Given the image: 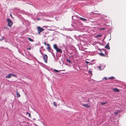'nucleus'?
<instances>
[{
  "mask_svg": "<svg viewBox=\"0 0 126 126\" xmlns=\"http://www.w3.org/2000/svg\"><path fill=\"white\" fill-rule=\"evenodd\" d=\"M7 20L8 23V26L10 27H11L13 24V22L9 18H7Z\"/></svg>",
  "mask_w": 126,
  "mask_h": 126,
  "instance_id": "f257e3e1",
  "label": "nucleus"
},
{
  "mask_svg": "<svg viewBox=\"0 0 126 126\" xmlns=\"http://www.w3.org/2000/svg\"><path fill=\"white\" fill-rule=\"evenodd\" d=\"M37 28L38 31V33L39 34H40V33L44 30L43 28H41L39 27H38Z\"/></svg>",
  "mask_w": 126,
  "mask_h": 126,
  "instance_id": "f03ea898",
  "label": "nucleus"
},
{
  "mask_svg": "<svg viewBox=\"0 0 126 126\" xmlns=\"http://www.w3.org/2000/svg\"><path fill=\"white\" fill-rule=\"evenodd\" d=\"M43 59L46 63H47V56L46 54H45L43 57Z\"/></svg>",
  "mask_w": 126,
  "mask_h": 126,
  "instance_id": "7ed1b4c3",
  "label": "nucleus"
},
{
  "mask_svg": "<svg viewBox=\"0 0 126 126\" xmlns=\"http://www.w3.org/2000/svg\"><path fill=\"white\" fill-rule=\"evenodd\" d=\"M47 45L48 46V47H47V48L49 50L48 51L49 52H50L51 49L50 44H47Z\"/></svg>",
  "mask_w": 126,
  "mask_h": 126,
  "instance_id": "20e7f679",
  "label": "nucleus"
},
{
  "mask_svg": "<svg viewBox=\"0 0 126 126\" xmlns=\"http://www.w3.org/2000/svg\"><path fill=\"white\" fill-rule=\"evenodd\" d=\"M105 47L106 48L108 49H110V48L109 46V43H108L106 45V46Z\"/></svg>",
  "mask_w": 126,
  "mask_h": 126,
  "instance_id": "39448f33",
  "label": "nucleus"
},
{
  "mask_svg": "<svg viewBox=\"0 0 126 126\" xmlns=\"http://www.w3.org/2000/svg\"><path fill=\"white\" fill-rule=\"evenodd\" d=\"M82 105L86 108H89L90 107V106L88 105L87 104H83Z\"/></svg>",
  "mask_w": 126,
  "mask_h": 126,
  "instance_id": "423d86ee",
  "label": "nucleus"
},
{
  "mask_svg": "<svg viewBox=\"0 0 126 126\" xmlns=\"http://www.w3.org/2000/svg\"><path fill=\"white\" fill-rule=\"evenodd\" d=\"M56 50L57 52H59L61 53L62 52V51L61 48H58Z\"/></svg>",
  "mask_w": 126,
  "mask_h": 126,
  "instance_id": "0eeeda50",
  "label": "nucleus"
},
{
  "mask_svg": "<svg viewBox=\"0 0 126 126\" xmlns=\"http://www.w3.org/2000/svg\"><path fill=\"white\" fill-rule=\"evenodd\" d=\"M53 47L56 50L58 48L57 45L56 44H54V45Z\"/></svg>",
  "mask_w": 126,
  "mask_h": 126,
  "instance_id": "6e6552de",
  "label": "nucleus"
},
{
  "mask_svg": "<svg viewBox=\"0 0 126 126\" xmlns=\"http://www.w3.org/2000/svg\"><path fill=\"white\" fill-rule=\"evenodd\" d=\"M11 74H9L8 75L6 76V78H10L11 77Z\"/></svg>",
  "mask_w": 126,
  "mask_h": 126,
  "instance_id": "1a4fd4ad",
  "label": "nucleus"
},
{
  "mask_svg": "<svg viewBox=\"0 0 126 126\" xmlns=\"http://www.w3.org/2000/svg\"><path fill=\"white\" fill-rule=\"evenodd\" d=\"M97 12V11H95V13H94L93 12H92L91 13V14H100L99 13H98Z\"/></svg>",
  "mask_w": 126,
  "mask_h": 126,
  "instance_id": "9d476101",
  "label": "nucleus"
},
{
  "mask_svg": "<svg viewBox=\"0 0 126 126\" xmlns=\"http://www.w3.org/2000/svg\"><path fill=\"white\" fill-rule=\"evenodd\" d=\"M79 19L82 21H86L87 20L86 19L84 18H83L81 17H79Z\"/></svg>",
  "mask_w": 126,
  "mask_h": 126,
  "instance_id": "9b49d317",
  "label": "nucleus"
},
{
  "mask_svg": "<svg viewBox=\"0 0 126 126\" xmlns=\"http://www.w3.org/2000/svg\"><path fill=\"white\" fill-rule=\"evenodd\" d=\"M98 68L100 70H102L104 69V67H102L100 66L98 67Z\"/></svg>",
  "mask_w": 126,
  "mask_h": 126,
  "instance_id": "f8f14e48",
  "label": "nucleus"
},
{
  "mask_svg": "<svg viewBox=\"0 0 126 126\" xmlns=\"http://www.w3.org/2000/svg\"><path fill=\"white\" fill-rule=\"evenodd\" d=\"M16 95L17 97H20V95L18 93L17 91H16Z\"/></svg>",
  "mask_w": 126,
  "mask_h": 126,
  "instance_id": "ddd939ff",
  "label": "nucleus"
},
{
  "mask_svg": "<svg viewBox=\"0 0 126 126\" xmlns=\"http://www.w3.org/2000/svg\"><path fill=\"white\" fill-rule=\"evenodd\" d=\"M113 90L115 92H118V89L117 88H113Z\"/></svg>",
  "mask_w": 126,
  "mask_h": 126,
  "instance_id": "4468645a",
  "label": "nucleus"
},
{
  "mask_svg": "<svg viewBox=\"0 0 126 126\" xmlns=\"http://www.w3.org/2000/svg\"><path fill=\"white\" fill-rule=\"evenodd\" d=\"M28 40L31 42H33V40L30 37L28 38Z\"/></svg>",
  "mask_w": 126,
  "mask_h": 126,
  "instance_id": "2eb2a0df",
  "label": "nucleus"
},
{
  "mask_svg": "<svg viewBox=\"0 0 126 126\" xmlns=\"http://www.w3.org/2000/svg\"><path fill=\"white\" fill-rule=\"evenodd\" d=\"M66 61L67 62H68L69 63H71V61L69 60L68 59H67L66 60Z\"/></svg>",
  "mask_w": 126,
  "mask_h": 126,
  "instance_id": "dca6fc26",
  "label": "nucleus"
},
{
  "mask_svg": "<svg viewBox=\"0 0 126 126\" xmlns=\"http://www.w3.org/2000/svg\"><path fill=\"white\" fill-rule=\"evenodd\" d=\"M53 104L54 106L55 107H57V105L56 103L55 102H53Z\"/></svg>",
  "mask_w": 126,
  "mask_h": 126,
  "instance_id": "f3484780",
  "label": "nucleus"
},
{
  "mask_svg": "<svg viewBox=\"0 0 126 126\" xmlns=\"http://www.w3.org/2000/svg\"><path fill=\"white\" fill-rule=\"evenodd\" d=\"M100 55L101 56H105L104 54L102 53H100Z\"/></svg>",
  "mask_w": 126,
  "mask_h": 126,
  "instance_id": "a211bd4d",
  "label": "nucleus"
},
{
  "mask_svg": "<svg viewBox=\"0 0 126 126\" xmlns=\"http://www.w3.org/2000/svg\"><path fill=\"white\" fill-rule=\"evenodd\" d=\"M102 35H100L98 34L96 35V37H100Z\"/></svg>",
  "mask_w": 126,
  "mask_h": 126,
  "instance_id": "6ab92c4d",
  "label": "nucleus"
},
{
  "mask_svg": "<svg viewBox=\"0 0 126 126\" xmlns=\"http://www.w3.org/2000/svg\"><path fill=\"white\" fill-rule=\"evenodd\" d=\"M56 72H57V73H58L59 72V71H61V70H59V71H58L57 70H56V69H54V70Z\"/></svg>",
  "mask_w": 126,
  "mask_h": 126,
  "instance_id": "aec40b11",
  "label": "nucleus"
},
{
  "mask_svg": "<svg viewBox=\"0 0 126 126\" xmlns=\"http://www.w3.org/2000/svg\"><path fill=\"white\" fill-rule=\"evenodd\" d=\"M114 78V77H110L108 79H112Z\"/></svg>",
  "mask_w": 126,
  "mask_h": 126,
  "instance_id": "412c9836",
  "label": "nucleus"
},
{
  "mask_svg": "<svg viewBox=\"0 0 126 126\" xmlns=\"http://www.w3.org/2000/svg\"><path fill=\"white\" fill-rule=\"evenodd\" d=\"M11 76H13L14 77H16V75L13 74H11Z\"/></svg>",
  "mask_w": 126,
  "mask_h": 126,
  "instance_id": "4be33fe9",
  "label": "nucleus"
},
{
  "mask_svg": "<svg viewBox=\"0 0 126 126\" xmlns=\"http://www.w3.org/2000/svg\"><path fill=\"white\" fill-rule=\"evenodd\" d=\"M106 103V102H105V103L101 102V104L102 105H103L105 104Z\"/></svg>",
  "mask_w": 126,
  "mask_h": 126,
  "instance_id": "5701e85b",
  "label": "nucleus"
},
{
  "mask_svg": "<svg viewBox=\"0 0 126 126\" xmlns=\"http://www.w3.org/2000/svg\"><path fill=\"white\" fill-rule=\"evenodd\" d=\"M89 73L90 74H92V72L90 71H89Z\"/></svg>",
  "mask_w": 126,
  "mask_h": 126,
  "instance_id": "b1692460",
  "label": "nucleus"
},
{
  "mask_svg": "<svg viewBox=\"0 0 126 126\" xmlns=\"http://www.w3.org/2000/svg\"><path fill=\"white\" fill-rule=\"evenodd\" d=\"M103 79H105V80H107V78L106 77H105L104 78H103Z\"/></svg>",
  "mask_w": 126,
  "mask_h": 126,
  "instance_id": "393cba45",
  "label": "nucleus"
},
{
  "mask_svg": "<svg viewBox=\"0 0 126 126\" xmlns=\"http://www.w3.org/2000/svg\"><path fill=\"white\" fill-rule=\"evenodd\" d=\"M85 63H87V64L89 63V62L86 61L85 62Z\"/></svg>",
  "mask_w": 126,
  "mask_h": 126,
  "instance_id": "a878e982",
  "label": "nucleus"
},
{
  "mask_svg": "<svg viewBox=\"0 0 126 126\" xmlns=\"http://www.w3.org/2000/svg\"><path fill=\"white\" fill-rule=\"evenodd\" d=\"M118 113V112H114V114L115 115L117 114Z\"/></svg>",
  "mask_w": 126,
  "mask_h": 126,
  "instance_id": "bb28decb",
  "label": "nucleus"
},
{
  "mask_svg": "<svg viewBox=\"0 0 126 126\" xmlns=\"http://www.w3.org/2000/svg\"><path fill=\"white\" fill-rule=\"evenodd\" d=\"M105 29L104 28H101L100 29L101 30H105Z\"/></svg>",
  "mask_w": 126,
  "mask_h": 126,
  "instance_id": "cd10ccee",
  "label": "nucleus"
},
{
  "mask_svg": "<svg viewBox=\"0 0 126 126\" xmlns=\"http://www.w3.org/2000/svg\"><path fill=\"white\" fill-rule=\"evenodd\" d=\"M31 49V48L30 47L28 48V49H29V50H30Z\"/></svg>",
  "mask_w": 126,
  "mask_h": 126,
  "instance_id": "c85d7f7f",
  "label": "nucleus"
},
{
  "mask_svg": "<svg viewBox=\"0 0 126 126\" xmlns=\"http://www.w3.org/2000/svg\"><path fill=\"white\" fill-rule=\"evenodd\" d=\"M29 116V117H31V115L30 113H28Z\"/></svg>",
  "mask_w": 126,
  "mask_h": 126,
  "instance_id": "c756f323",
  "label": "nucleus"
},
{
  "mask_svg": "<svg viewBox=\"0 0 126 126\" xmlns=\"http://www.w3.org/2000/svg\"><path fill=\"white\" fill-rule=\"evenodd\" d=\"M56 30V28L54 29V30H51L53 31H55Z\"/></svg>",
  "mask_w": 126,
  "mask_h": 126,
  "instance_id": "7c9ffc66",
  "label": "nucleus"
},
{
  "mask_svg": "<svg viewBox=\"0 0 126 126\" xmlns=\"http://www.w3.org/2000/svg\"><path fill=\"white\" fill-rule=\"evenodd\" d=\"M44 44L45 45H47V44H46V42H45L44 43Z\"/></svg>",
  "mask_w": 126,
  "mask_h": 126,
  "instance_id": "2f4dec72",
  "label": "nucleus"
},
{
  "mask_svg": "<svg viewBox=\"0 0 126 126\" xmlns=\"http://www.w3.org/2000/svg\"><path fill=\"white\" fill-rule=\"evenodd\" d=\"M6 28V29H8V28H7V27H6V28Z\"/></svg>",
  "mask_w": 126,
  "mask_h": 126,
  "instance_id": "473e14b6",
  "label": "nucleus"
},
{
  "mask_svg": "<svg viewBox=\"0 0 126 126\" xmlns=\"http://www.w3.org/2000/svg\"><path fill=\"white\" fill-rule=\"evenodd\" d=\"M10 16H11V17H12V15H11V14H10Z\"/></svg>",
  "mask_w": 126,
  "mask_h": 126,
  "instance_id": "72a5a7b5",
  "label": "nucleus"
},
{
  "mask_svg": "<svg viewBox=\"0 0 126 126\" xmlns=\"http://www.w3.org/2000/svg\"><path fill=\"white\" fill-rule=\"evenodd\" d=\"M28 113H29L28 112H27L26 113L27 114H28Z\"/></svg>",
  "mask_w": 126,
  "mask_h": 126,
  "instance_id": "f704fd0d",
  "label": "nucleus"
},
{
  "mask_svg": "<svg viewBox=\"0 0 126 126\" xmlns=\"http://www.w3.org/2000/svg\"><path fill=\"white\" fill-rule=\"evenodd\" d=\"M39 20V19H38V20Z\"/></svg>",
  "mask_w": 126,
  "mask_h": 126,
  "instance_id": "c9c22d12",
  "label": "nucleus"
}]
</instances>
